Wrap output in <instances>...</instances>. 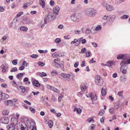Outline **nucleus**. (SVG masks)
I'll list each match as a JSON object with an SVG mask.
<instances>
[{
    "label": "nucleus",
    "mask_w": 130,
    "mask_h": 130,
    "mask_svg": "<svg viewBox=\"0 0 130 130\" xmlns=\"http://www.w3.org/2000/svg\"><path fill=\"white\" fill-rule=\"evenodd\" d=\"M83 37H81L80 38L78 39H77L78 42L79 43V44L80 43L81 41H82V40L83 39Z\"/></svg>",
    "instance_id": "864d4df0"
},
{
    "label": "nucleus",
    "mask_w": 130,
    "mask_h": 130,
    "mask_svg": "<svg viewBox=\"0 0 130 130\" xmlns=\"http://www.w3.org/2000/svg\"><path fill=\"white\" fill-rule=\"evenodd\" d=\"M78 62H76L74 65V66L75 68H76L78 67Z\"/></svg>",
    "instance_id": "338daca9"
},
{
    "label": "nucleus",
    "mask_w": 130,
    "mask_h": 130,
    "mask_svg": "<svg viewBox=\"0 0 130 130\" xmlns=\"http://www.w3.org/2000/svg\"><path fill=\"white\" fill-rule=\"evenodd\" d=\"M95 126L94 124H92L89 127V130H93L94 128H95Z\"/></svg>",
    "instance_id": "72a5a7b5"
},
{
    "label": "nucleus",
    "mask_w": 130,
    "mask_h": 130,
    "mask_svg": "<svg viewBox=\"0 0 130 130\" xmlns=\"http://www.w3.org/2000/svg\"><path fill=\"white\" fill-rule=\"evenodd\" d=\"M89 96V97H90L92 100L95 101L97 99V98L96 94H94L92 93H90Z\"/></svg>",
    "instance_id": "f8f14e48"
},
{
    "label": "nucleus",
    "mask_w": 130,
    "mask_h": 130,
    "mask_svg": "<svg viewBox=\"0 0 130 130\" xmlns=\"http://www.w3.org/2000/svg\"><path fill=\"white\" fill-rule=\"evenodd\" d=\"M102 28L101 26H100L99 25L97 27L95 28L94 29V31L95 32V33H96V31L98 30H99L101 29Z\"/></svg>",
    "instance_id": "393cba45"
},
{
    "label": "nucleus",
    "mask_w": 130,
    "mask_h": 130,
    "mask_svg": "<svg viewBox=\"0 0 130 130\" xmlns=\"http://www.w3.org/2000/svg\"><path fill=\"white\" fill-rule=\"evenodd\" d=\"M55 64L59 65L60 63V59L59 58H56L54 60Z\"/></svg>",
    "instance_id": "aec40b11"
},
{
    "label": "nucleus",
    "mask_w": 130,
    "mask_h": 130,
    "mask_svg": "<svg viewBox=\"0 0 130 130\" xmlns=\"http://www.w3.org/2000/svg\"><path fill=\"white\" fill-rule=\"evenodd\" d=\"M105 65H107L109 67L111 66L110 61L107 62V64H106Z\"/></svg>",
    "instance_id": "bf43d9fd"
},
{
    "label": "nucleus",
    "mask_w": 130,
    "mask_h": 130,
    "mask_svg": "<svg viewBox=\"0 0 130 130\" xmlns=\"http://www.w3.org/2000/svg\"><path fill=\"white\" fill-rule=\"evenodd\" d=\"M114 111V109L113 108H111L110 109H109V111L111 113H113Z\"/></svg>",
    "instance_id": "6e6d98bb"
},
{
    "label": "nucleus",
    "mask_w": 130,
    "mask_h": 130,
    "mask_svg": "<svg viewBox=\"0 0 130 130\" xmlns=\"http://www.w3.org/2000/svg\"><path fill=\"white\" fill-rule=\"evenodd\" d=\"M104 111L103 110L101 109L100 111L99 115L100 116H102L104 114Z\"/></svg>",
    "instance_id": "473e14b6"
},
{
    "label": "nucleus",
    "mask_w": 130,
    "mask_h": 130,
    "mask_svg": "<svg viewBox=\"0 0 130 130\" xmlns=\"http://www.w3.org/2000/svg\"><path fill=\"white\" fill-rule=\"evenodd\" d=\"M47 88L48 89L51 90L57 93H59V90L57 88L50 85H47Z\"/></svg>",
    "instance_id": "39448f33"
},
{
    "label": "nucleus",
    "mask_w": 130,
    "mask_h": 130,
    "mask_svg": "<svg viewBox=\"0 0 130 130\" xmlns=\"http://www.w3.org/2000/svg\"><path fill=\"white\" fill-rule=\"evenodd\" d=\"M20 126L21 130H28V127L24 123H22L20 124Z\"/></svg>",
    "instance_id": "0eeeda50"
},
{
    "label": "nucleus",
    "mask_w": 130,
    "mask_h": 130,
    "mask_svg": "<svg viewBox=\"0 0 130 130\" xmlns=\"http://www.w3.org/2000/svg\"><path fill=\"white\" fill-rule=\"evenodd\" d=\"M105 7L106 10L109 11H111L114 10L113 7L111 5H109L107 4H106Z\"/></svg>",
    "instance_id": "6e6552de"
},
{
    "label": "nucleus",
    "mask_w": 130,
    "mask_h": 130,
    "mask_svg": "<svg viewBox=\"0 0 130 130\" xmlns=\"http://www.w3.org/2000/svg\"><path fill=\"white\" fill-rule=\"evenodd\" d=\"M59 54L58 53V52H56L54 53H53L52 54V56L53 57H57L58 56H59Z\"/></svg>",
    "instance_id": "5701e85b"
},
{
    "label": "nucleus",
    "mask_w": 130,
    "mask_h": 130,
    "mask_svg": "<svg viewBox=\"0 0 130 130\" xmlns=\"http://www.w3.org/2000/svg\"><path fill=\"white\" fill-rule=\"evenodd\" d=\"M81 110L79 108H78L76 111V112L78 113H80L81 112Z\"/></svg>",
    "instance_id": "774afa93"
},
{
    "label": "nucleus",
    "mask_w": 130,
    "mask_h": 130,
    "mask_svg": "<svg viewBox=\"0 0 130 130\" xmlns=\"http://www.w3.org/2000/svg\"><path fill=\"white\" fill-rule=\"evenodd\" d=\"M94 30L93 28H92L90 29H87L86 30V32L87 34H89L90 33L92 34H95V32L94 31L93 32V31H94Z\"/></svg>",
    "instance_id": "4468645a"
},
{
    "label": "nucleus",
    "mask_w": 130,
    "mask_h": 130,
    "mask_svg": "<svg viewBox=\"0 0 130 130\" xmlns=\"http://www.w3.org/2000/svg\"><path fill=\"white\" fill-rule=\"evenodd\" d=\"M95 81L96 84L99 86L102 85L103 83V79L101 78L100 76L99 75L96 76Z\"/></svg>",
    "instance_id": "20e7f679"
},
{
    "label": "nucleus",
    "mask_w": 130,
    "mask_h": 130,
    "mask_svg": "<svg viewBox=\"0 0 130 130\" xmlns=\"http://www.w3.org/2000/svg\"><path fill=\"white\" fill-rule=\"evenodd\" d=\"M12 63L14 65H16L17 64V61L16 60H13L12 61Z\"/></svg>",
    "instance_id": "3c124183"
},
{
    "label": "nucleus",
    "mask_w": 130,
    "mask_h": 130,
    "mask_svg": "<svg viewBox=\"0 0 130 130\" xmlns=\"http://www.w3.org/2000/svg\"><path fill=\"white\" fill-rule=\"evenodd\" d=\"M4 10V8L2 6H0V12H3Z\"/></svg>",
    "instance_id": "13d9d810"
},
{
    "label": "nucleus",
    "mask_w": 130,
    "mask_h": 130,
    "mask_svg": "<svg viewBox=\"0 0 130 130\" xmlns=\"http://www.w3.org/2000/svg\"><path fill=\"white\" fill-rule=\"evenodd\" d=\"M58 65L61 68L62 70L63 71L64 70V66L62 64H60Z\"/></svg>",
    "instance_id": "a18cd8bd"
},
{
    "label": "nucleus",
    "mask_w": 130,
    "mask_h": 130,
    "mask_svg": "<svg viewBox=\"0 0 130 130\" xmlns=\"http://www.w3.org/2000/svg\"><path fill=\"white\" fill-rule=\"evenodd\" d=\"M29 109L30 110H31V111L33 113H34L35 112V109H34V108L31 107H30L29 108Z\"/></svg>",
    "instance_id": "5fc2aeb1"
},
{
    "label": "nucleus",
    "mask_w": 130,
    "mask_h": 130,
    "mask_svg": "<svg viewBox=\"0 0 130 130\" xmlns=\"http://www.w3.org/2000/svg\"><path fill=\"white\" fill-rule=\"evenodd\" d=\"M19 88L21 90L22 92L24 93L25 92V87L23 86H21Z\"/></svg>",
    "instance_id": "c756f323"
},
{
    "label": "nucleus",
    "mask_w": 130,
    "mask_h": 130,
    "mask_svg": "<svg viewBox=\"0 0 130 130\" xmlns=\"http://www.w3.org/2000/svg\"><path fill=\"white\" fill-rule=\"evenodd\" d=\"M18 119L15 117H13L11 119V124L15 126L18 122Z\"/></svg>",
    "instance_id": "9d476101"
},
{
    "label": "nucleus",
    "mask_w": 130,
    "mask_h": 130,
    "mask_svg": "<svg viewBox=\"0 0 130 130\" xmlns=\"http://www.w3.org/2000/svg\"><path fill=\"white\" fill-rule=\"evenodd\" d=\"M1 121L2 122V123L5 124H7L9 122V120L8 118L4 117H2L1 119Z\"/></svg>",
    "instance_id": "423d86ee"
},
{
    "label": "nucleus",
    "mask_w": 130,
    "mask_h": 130,
    "mask_svg": "<svg viewBox=\"0 0 130 130\" xmlns=\"http://www.w3.org/2000/svg\"><path fill=\"white\" fill-rule=\"evenodd\" d=\"M16 6V5L14 3L12 4L11 7L13 8H14Z\"/></svg>",
    "instance_id": "052dcab7"
},
{
    "label": "nucleus",
    "mask_w": 130,
    "mask_h": 130,
    "mask_svg": "<svg viewBox=\"0 0 130 130\" xmlns=\"http://www.w3.org/2000/svg\"><path fill=\"white\" fill-rule=\"evenodd\" d=\"M87 120L89 123L91 122H92L93 123L94 122V120L92 118H90L88 119Z\"/></svg>",
    "instance_id": "49530a36"
},
{
    "label": "nucleus",
    "mask_w": 130,
    "mask_h": 130,
    "mask_svg": "<svg viewBox=\"0 0 130 130\" xmlns=\"http://www.w3.org/2000/svg\"><path fill=\"white\" fill-rule=\"evenodd\" d=\"M53 122L51 120H50L48 123V125L49 127L51 128L53 125Z\"/></svg>",
    "instance_id": "c85d7f7f"
},
{
    "label": "nucleus",
    "mask_w": 130,
    "mask_h": 130,
    "mask_svg": "<svg viewBox=\"0 0 130 130\" xmlns=\"http://www.w3.org/2000/svg\"><path fill=\"white\" fill-rule=\"evenodd\" d=\"M27 63L25 61H23L22 63V66H24L27 67Z\"/></svg>",
    "instance_id": "603ef678"
},
{
    "label": "nucleus",
    "mask_w": 130,
    "mask_h": 130,
    "mask_svg": "<svg viewBox=\"0 0 130 130\" xmlns=\"http://www.w3.org/2000/svg\"><path fill=\"white\" fill-rule=\"evenodd\" d=\"M38 55L37 54H33L30 56V57L32 58L36 59L38 57Z\"/></svg>",
    "instance_id": "ea45409f"
},
{
    "label": "nucleus",
    "mask_w": 130,
    "mask_h": 130,
    "mask_svg": "<svg viewBox=\"0 0 130 130\" xmlns=\"http://www.w3.org/2000/svg\"><path fill=\"white\" fill-rule=\"evenodd\" d=\"M59 10V7L58 6H57L53 9V12L56 15H57Z\"/></svg>",
    "instance_id": "f3484780"
},
{
    "label": "nucleus",
    "mask_w": 130,
    "mask_h": 130,
    "mask_svg": "<svg viewBox=\"0 0 130 130\" xmlns=\"http://www.w3.org/2000/svg\"><path fill=\"white\" fill-rule=\"evenodd\" d=\"M123 54H119L117 56V59H123Z\"/></svg>",
    "instance_id": "bb28decb"
},
{
    "label": "nucleus",
    "mask_w": 130,
    "mask_h": 130,
    "mask_svg": "<svg viewBox=\"0 0 130 130\" xmlns=\"http://www.w3.org/2000/svg\"><path fill=\"white\" fill-rule=\"evenodd\" d=\"M23 13V12H20L18 13L17 15V17H19L21 16Z\"/></svg>",
    "instance_id": "09e8293b"
},
{
    "label": "nucleus",
    "mask_w": 130,
    "mask_h": 130,
    "mask_svg": "<svg viewBox=\"0 0 130 130\" xmlns=\"http://www.w3.org/2000/svg\"><path fill=\"white\" fill-rule=\"evenodd\" d=\"M71 18L74 22H77L79 20V19L77 18L75 13H73L71 16Z\"/></svg>",
    "instance_id": "1a4fd4ad"
},
{
    "label": "nucleus",
    "mask_w": 130,
    "mask_h": 130,
    "mask_svg": "<svg viewBox=\"0 0 130 130\" xmlns=\"http://www.w3.org/2000/svg\"><path fill=\"white\" fill-rule=\"evenodd\" d=\"M17 70V69L16 67H14V68H12V69L10 71V72H16Z\"/></svg>",
    "instance_id": "4c0bfd02"
},
{
    "label": "nucleus",
    "mask_w": 130,
    "mask_h": 130,
    "mask_svg": "<svg viewBox=\"0 0 130 130\" xmlns=\"http://www.w3.org/2000/svg\"><path fill=\"white\" fill-rule=\"evenodd\" d=\"M40 4L42 6V8H44L45 6V2L43 1L39 0V1Z\"/></svg>",
    "instance_id": "b1692460"
},
{
    "label": "nucleus",
    "mask_w": 130,
    "mask_h": 130,
    "mask_svg": "<svg viewBox=\"0 0 130 130\" xmlns=\"http://www.w3.org/2000/svg\"><path fill=\"white\" fill-rule=\"evenodd\" d=\"M57 72L55 70H54L51 72V74L53 76H55L57 74Z\"/></svg>",
    "instance_id": "c9c22d12"
},
{
    "label": "nucleus",
    "mask_w": 130,
    "mask_h": 130,
    "mask_svg": "<svg viewBox=\"0 0 130 130\" xmlns=\"http://www.w3.org/2000/svg\"><path fill=\"white\" fill-rule=\"evenodd\" d=\"M86 49L85 48H82L81 49V52L83 54L86 51Z\"/></svg>",
    "instance_id": "37998d69"
},
{
    "label": "nucleus",
    "mask_w": 130,
    "mask_h": 130,
    "mask_svg": "<svg viewBox=\"0 0 130 130\" xmlns=\"http://www.w3.org/2000/svg\"><path fill=\"white\" fill-rule=\"evenodd\" d=\"M61 75L64 78H66V77H67L66 74L64 73H61Z\"/></svg>",
    "instance_id": "4d7b16f0"
},
{
    "label": "nucleus",
    "mask_w": 130,
    "mask_h": 130,
    "mask_svg": "<svg viewBox=\"0 0 130 130\" xmlns=\"http://www.w3.org/2000/svg\"><path fill=\"white\" fill-rule=\"evenodd\" d=\"M1 86L4 88H6L7 87V85L5 84H2L1 85Z\"/></svg>",
    "instance_id": "e2e57ef3"
},
{
    "label": "nucleus",
    "mask_w": 130,
    "mask_h": 130,
    "mask_svg": "<svg viewBox=\"0 0 130 130\" xmlns=\"http://www.w3.org/2000/svg\"><path fill=\"white\" fill-rule=\"evenodd\" d=\"M24 67L23 66H21L19 68V69L20 70H22L24 69Z\"/></svg>",
    "instance_id": "680f3d73"
},
{
    "label": "nucleus",
    "mask_w": 130,
    "mask_h": 130,
    "mask_svg": "<svg viewBox=\"0 0 130 130\" xmlns=\"http://www.w3.org/2000/svg\"><path fill=\"white\" fill-rule=\"evenodd\" d=\"M123 91H120L118 92V95L119 96V97H121L122 96V93Z\"/></svg>",
    "instance_id": "a19ab883"
},
{
    "label": "nucleus",
    "mask_w": 130,
    "mask_h": 130,
    "mask_svg": "<svg viewBox=\"0 0 130 130\" xmlns=\"http://www.w3.org/2000/svg\"><path fill=\"white\" fill-rule=\"evenodd\" d=\"M3 114L4 115H7L8 114V111L4 110L2 112Z\"/></svg>",
    "instance_id": "2f4dec72"
},
{
    "label": "nucleus",
    "mask_w": 130,
    "mask_h": 130,
    "mask_svg": "<svg viewBox=\"0 0 130 130\" xmlns=\"http://www.w3.org/2000/svg\"><path fill=\"white\" fill-rule=\"evenodd\" d=\"M40 75L41 77H42L46 76H47V74L45 73L44 72H42L41 74L40 73Z\"/></svg>",
    "instance_id": "79ce46f5"
},
{
    "label": "nucleus",
    "mask_w": 130,
    "mask_h": 130,
    "mask_svg": "<svg viewBox=\"0 0 130 130\" xmlns=\"http://www.w3.org/2000/svg\"><path fill=\"white\" fill-rule=\"evenodd\" d=\"M85 60L83 61H82V63L81 64V66L82 67H83L85 66Z\"/></svg>",
    "instance_id": "69168bd1"
},
{
    "label": "nucleus",
    "mask_w": 130,
    "mask_h": 130,
    "mask_svg": "<svg viewBox=\"0 0 130 130\" xmlns=\"http://www.w3.org/2000/svg\"><path fill=\"white\" fill-rule=\"evenodd\" d=\"M61 41V39L59 38H57L55 40V42L57 43H59Z\"/></svg>",
    "instance_id": "de8ad7c7"
},
{
    "label": "nucleus",
    "mask_w": 130,
    "mask_h": 130,
    "mask_svg": "<svg viewBox=\"0 0 130 130\" xmlns=\"http://www.w3.org/2000/svg\"><path fill=\"white\" fill-rule=\"evenodd\" d=\"M126 78L125 76H121L120 78V80L122 82H125L126 80Z\"/></svg>",
    "instance_id": "a878e982"
},
{
    "label": "nucleus",
    "mask_w": 130,
    "mask_h": 130,
    "mask_svg": "<svg viewBox=\"0 0 130 130\" xmlns=\"http://www.w3.org/2000/svg\"><path fill=\"white\" fill-rule=\"evenodd\" d=\"M1 97L2 99L5 100L9 98V95L4 93H2L0 94V97Z\"/></svg>",
    "instance_id": "ddd939ff"
},
{
    "label": "nucleus",
    "mask_w": 130,
    "mask_h": 130,
    "mask_svg": "<svg viewBox=\"0 0 130 130\" xmlns=\"http://www.w3.org/2000/svg\"><path fill=\"white\" fill-rule=\"evenodd\" d=\"M33 84L37 87H39L40 85L37 80H34L33 82Z\"/></svg>",
    "instance_id": "a211bd4d"
},
{
    "label": "nucleus",
    "mask_w": 130,
    "mask_h": 130,
    "mask_svg": "<svg viewBox=\"0 0 130 130\" xmlns=\"http://www.w3.org/2000/svg\"><path fill=\"white\" fill-rule=\"evenodd\" d=\"M123 0H116L115 1V3L117 4H119L121 3Z\"/></svg>",
    "instance_id": "c03bdc74"
},
{
    "label": "nucleus",
    "mask_w": 130,
    "mask_h": 130,
    "mask_svg": "<svg viewBox=\"0 0 130 130\" xmlns=\"http://www.w3.org/2000/svg\"><path fill=\"white\" fill-rule=\"evenodd\" d=\"M28 28L27 27L24 26H21L20 28V29L21 31H26L27 30Z\"/></svg>",
    "instance_id": "412c9836"
},
{
    "label": "nucleus",
    "mask_w": 130,
    "mask_h": 130,
    "mask_svg": "<svg viewBox=\"0 0 130 130\" xmlns=\"http://www.w3.org/2000/svg\"><path fill=\"white\" fill-rule=\"evenodd\" d=\"M56 18V16L54 15L53 14L49 12L48 14L45 15L44 18V24H46L48 22H51Z\"/></svg>",
    "instance_id": "f257e3e1"
},
{
    "label": "nucleus",
    "mask_w": 130,
    "mask_h": 130,
    "mask_svg": "<svg viewBox=\"0 0 130 130\" xmlns=\"http://www.w3.org/2000/svg\"><path fill=\"white\" fill-rule=\"evenodd\" d=\"M8 130H15V126L12 124H10L7 126Z\"/></svg>",
    "instance_id": "2eb2a0df"
},
{
    "label": "nucleus",
    "mask_w": 130,
    "mask_h": 130,
    "mask_svg": "<svg viewBox=\"0 0 130 130\" xmlns=\"http://www.w3.org/2000/svg\"><path fill=\"white\" fill-rule=\"evenodd\" d=\"M90 53L91 52H90L88 51H87L85 53L86 56L87 57H89L90 56Z\"/></svg>",
    "instance_id": "f704fd0d"
},
{
    "label": "nucleus",
    "mask_w": 130,
    "mask_h": 130,
    "mask_svg": "<svg viewBox=\"0 0 130 130\" xmlns=\"http://www.w3.org/2000/svg\"><path fill=\"white\" fill-rule=\"evenodd\" d=\"M93 46L95 47H97V44L95 42H93L92 43Z\"/></svg>",
    "instance_id": "0e129e2a"
},
{
    "label": "nucleus",
    "mask_w": 130,
    "mask_h": 130,
    "mask_svg": "<svg viewBox=\"0 0 130 130\" xmlns=\"http://www.w3.org/2000/svg\"><path fill=\"white\" fill-rule=\"evenodd\" d=\"M115 19L114 16H104L103 18V19L106 20V24L108 25H110L113 22Z\"/></svg>",
    "instance_id": "f03ea898"
},
{
    "label": "nucleus",
    "mask_w": 130,
    "mask_h": 130,
    "mask_svg": "<svg viewBox=\"0 0 130 130\" xmlns=\"http://www.w3.org/2000/svg\"><path fill=\"white\" fill-rule=\"evenodd\" d=\"M130 64V58L129 59H128L127 61H122L120 62V64H122V67H124L125 65H126V64Z\"/></svg>",
    "instance_id": "9b49d317"
},
{
    "label": "nucleus",
    "mask_w": 130,
    "mask_h": 130,
    "mask_svg": "<svg viewBox=\"0 0 130 130\" xmlns=\"http://www.w3.org/2000/svg\"><path fill=\"white\" fill-rule=\"evenodd\" d=\"M30 3H24L23 5V7L25 9H26L31 4Z\"/></svg>",
    "instance_id": "4be33fe9"
},
{
    "label": "nucleus",
    "mask_w": 130,
    "mask_h": 130,
    "mask_svg": "<svg viewBox=\"0 0 130 130\" xmlns=\"http://www.w3.org/2000/svg\"><path fill=\"white\" fill-rule=\"evenodd\" d=\"M121 65V67L120 69V71H121L124 74H125L127 72V71L126 70L124 69L125 68V67L126 66V65H125V66L124 67H122V64H120Z\"/></svg>",
    "instance_id": "dca6fc26"
},
{
    "label": "nucleus",
    "mask_w": 130,
    "mask_h": 130,
    "mask_svg": "<svg viewBox=\"0 0 130 130\" xmlns=\"http://www.w3.org/2000/svg\"><path fill=\"white\" fill-rule=\"evenodd\" d=\"M101 93L103 96H105L106 94V92L105 91V89H104L103 88L101 91Z\"/></svg>",
    "instance_id": "cd10ccee"
},
{
    "label": "nucleus",
    "mask_w": 130,
    "mask_h": 130,
    "mask_svg": "<svg viewBox=\"0 0 130 130\" xmlns=\"http://www.w3.org/2000/svg\"><path fill=\"white\" fill-rule=\"evenodd\" d=\"M23 75V74L22 73L18 74L17 76V77L18 78H21V77Z\"/></svg>",
    "instance_id": "e433bc0d"
},
{
    "label": "nucleus",
    "mask_w": 130,
    "mask_h": 130,
    "mask_svg": "<svg viewBox=\"0 0 130 130\" xmlns=\"http://www.w3.org/2000/svg\"><path fill=\"white\" fill-rule=\"evenodd\" d=\"M96 11L92 8H89L87 9L85 14L86 15L89 17L94 16L96 13Z\"/></svg>",
    "instance_id": "7ed1b4c3"
},
{
    "label": "nucleus",
    "mask_w": 130,
    "mask_h": 130,
    "mask_svg": "<svg viewBox=\"0 0 130 130\" xmlns=\"http://www.w3.org/2000/svg\"><path fill=\"white\" fill-rule=\"evenodd\" d=\"M128 16L127 15H124L121 17V19H127L128 18Z\"/></svg>",
    "instance_id": "7c9ffc66"
},
{
    "label": "nucleus",
    "mask_w": 130,
    "mask_h": 130,
    "mask_svg": "<svg viewBox=\"0 0 130 130\" xmlns=\"http://www.w3.org/2000/svg\"><path fill=\"white\" fill-rule=\"evenodd\" d=\"M38 65L40 66H43L44 65V63L43 62L39 61L38 62Z\"/></svg>",
    "instance_id": "58836bf2"
},
{
    "label": "nucleus",
    "mask_w": 130,
    "mask_h": 130,
    "mask_svg": "<svg viewBox=\"0 0 130 130\" xmlns=\"http://www.w3.org/2000/svg\"><path fill=\"white\" fill-rule=\"evenodd\" d=\"M78 42V41L77 40V39H74L73 41H72L71 42V44H74V43H75L77 42Z\"/></svg>",
    "instance_id": "8fccbe9b"
},
{
    "label": "nucleus",
    "mask_w": 130,
    "mask_h": 130,
    "mask_svg": "<svg viewBox=\"0 0 130 130\" xmlns=\"http://www.w3.org/2000/svg\"><path fill=\"white\" fill-rule=\"evenodd\" d=\"M123 60L122 61H125L129 59L130 57L129 55L128 54H123Z\"/></svg>",
    "instance_id": "6ab92c4d"
}]
</instances>
